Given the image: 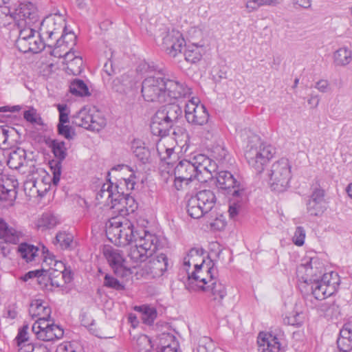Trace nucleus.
<instances>
[{"label": "nucleus", "instance_id": "nucleus-17", "mask_svg": "<svg viewBox=\"0 0 352 352\" xmlns=\"http://www.w3.org/2000/svg\"><path fill=\"white\" fill-rule=\"evenodd\" d=\"M297 274L305 283H311L324 274L323 265L318 258H311L309 262L298 267Z\"/></svg>", "mask_w": 352, "mask_h": 352}, {"label": "nucleus", "instance_id": "nucleus-18", "mask_svg": "<svg viewBox=\"0 0 352 352\" xmlns=\"http://www.w3.org/2000/svg\"><path fill=\"white\" fill-rule=\"evenodd\" d=\"M38 28L42 35H47L52 39L54 35L59 34L66 28L65 19L59 14H51L39 20Z\"/></svg>", "mask_w": 352, "mask_h": 352}, {"label": "nucleus", "instance_id": "nucleus-11", "mask_svg": "<svg viewBox=\"0 0 352 352\" xmlns=\"http://www.w3.org/2000/svg\"><path fill=\"white\" fill-rule=\"evenodd\" d=\"M17 28H38L40 16L37 8L32 3H20L11 14Z\"/></svg>", "mask_w": 352, "mask_h": 352}, {"label": "nucleus", "instance_id": "nucleus-42", "mask_svg": "<svg viewBox=\"0 0 352 352\" xmlns=\"http://www.w3.org/2000/svg\"><path fill=\"white\" fill-rule=\"evenodd\" d=\"M58 223L57 219L51 213H44L40 219H38L36 227L38 229L45 230L54 228Z\"/></svg>", "mask_w": 352, "mask_h": 352}, {"label": "nucleus", "instance_id": "nucleus-49", "mask_svg": "<svg viewBox=\"0 0 352 352\" xmlns=\"http://www.w3.org/2000/svg\"><path fill=\"white\" fill-rule=\"evenodd\" d=\"M23 118L26 121L32 124L43 125V120L41 117L33 107H31L28 110L24 111Z\"/></svg>", "mask_w": 352, "mask_h": 352}, {"label": "nucleus", "instance_id": "nucleus-41", "mask_svg": "<svg viewBox=\"0 0 352 352\" xmlns=\"http://www.w3.org/2000/svg\"><path fill=\"white\" fill-rule=\"evenodd\" d=\"M38 251V248L27 243H22L18 247V252L21 256L28 262L34 260Z\"/></svg>", "mask_w": 352, "mask_h": 352}, {"label": "nucleus", "instance_id": "nucleus-6", "mask_svg": "<svg viewBox=\"0 0 352 352\" xmlns=\"http://www.w3.org/2000/svg\"><path fill=\"white\" fill-rule=\"evenodd\" d=\"M312 293L305 298V303L312 302L314 298L316 301L322 300L333 295L340 285V278L336 272H331L322 274V277L311 283Z\"/></svg>", "mask_w": 352, "mask_h": 352}, {"label": "nucleus", "instance_id": "nucleus-31", "mask_svg": "<svg viewBox=\"0 0 352 352\" xmlns=\"http://www.w3.org/2000/svg\"><path fill=\"white\" fill-rule=\"evenodd\" d=\"M333 58L336 66H346L352 60V52L346 47H340L333 53Z\"/></svg>", "mask_w": 352, "mask_h": 352}, {"label": "nucleus", "instance_id": "nucleus-58", "mask_svg": "<svg viewBox=\"0 0 352 352\" xmlns=\"http://www.w3.org/2000/svg\"><path fill=\"white\" fill-rule=\"evenodd\" d=\"M28 325L25 324L19 329L18 335L16 338L17 344L19 346H21L23 344L26 343L29 340L28 337Z\"/></svg>", "mask_w": 352, "mask_h": 352}, {"label": "nucleus", "instance_id": "nucleus-12", "mask_svg": "<svg viewBox=\"0 0 352 352\" xmlns=\"http://www.w3.org/2000/svg\"><path fill=\"white\" fill-rule=\"evenodd\" d=\"M174 175V186L177 190H183L184 186H187L195 179L202 180V178L199 177L193 157L190 160H181L175 167Z\"/></svg>", "mask_w": 352, "mask_h": 352}, {"label": "nucleus", "instance_id": "nucleus-63", "mask_svg": "<svg viewBox=\"0 0 352 352\" xmlns=\"http://www.w3.org/2000/svg\"><path fill=\"white\" fill-rule=\"evenodd\" d=\"M144 68L147 72H155L154 76H157L158 74H163L162 69L160 68L158 66L155 65L153 63H145L144 65Z\"/></svg>", "mask_w": 352, "mask_h": 352}, {"label": "nucleus", "instance_id": "nucleus-9", "mask_svg": "<svg viewBox=\"0 0 352 352\" xmlns=\"http://www.w3.org/2000/svg\"><path fill=\"white\" fill-rule=\"evenodd\" d=\"M142 94L148 102H166V82L164 74L146 78L142 84Z\"/></svg>", "mask_w": 352, "mask_h": 352}, {"label": "nucleus", "instance_id": "nucleus-56", "mask_svg": "<svg viewBox=\"0 0 352 352\" xmlns=\"http://www.w3.org/2000/svg\"><path fill=\"white\" fill-rule=\"evenodd\" d=\"M308 201H313L314 202H318L325 204L324 201V190L320 187H316Z\"/></svg>", "mask_w": 352, "mask_h": 352}, {"label": "nucleus", "instance_id": "nucleus-59", "mask_svg": "<svg viewBox=\"0 0 352 352\" xmlns=\"http://www.w3.org/2000/svg\"><path fill=\"white\" fill-rule=\"evenodd\" d=\"M3 5H0V25L3 24L6 25V20L8 17L11 18L12 12L7 6H3Z\"/></svg>", "mask_w": 352, "mask_h": 352}, {"label": "nucleus", "instance_id": "nucleus-28", "mask_svg": "<svg viewBox=\"0 0 352 352\" xmlns=\"http://www.w3.org/2000/svg\"><path fill=\"white\" fill-rule=\"evenodd\" d=\"M43 253L44 255L43 265L49 266V269H45V271H60V272H65V271H69L64 263L55 259L54 256L51 254L47 249L45 247L43 248Z\"/></svg>", "mask_w": 352, "mask_h": 352}, {"label": "nucleus", "instance_id": "nucleus-61", "mask_svg": "<svg viewBox=\"0 0 352 352\" xmlns=\"http://www.w3.org/2000/svg\"><path fill=\"white\" fill-rule=\"evenodd\" d=\"M293 6L295 8H309L311 6V0H293Z\"/></svg>", "mask_w": 352, "mask_h": 352}, {"label": "nucleus", "instance_id": "nucleus-33", "mask_svg": "<svg viewBox=\"0 0 352 352\" xmlns=\"http://www.w3.org/2000/svg\"><path fill=\"white\" fill-rule=\"evenodd\" d=\"M309 307L318 309L323 312L326 316L333 317L339 312V307L333 300H328L318 303L309 302Z\"/></svg>", "mask_w": 352, "mask_h": 352}, {"label": "nucleus", "instance_id": "nucleus-36", "mask_svg": "<svg viewBox=\"0 0 352 352\" xmlns=\"http://www.w3.org/2000/svg\"><path fill=\"white\" fill-rule=\"evenodd\" d=\"M247 197L245 192H244V197L241 198L239 197H235L231 195L230 198V205H229V216L230 218L235 219L238 216L239 212L242 210L243 205L244 202L246 201Z\"/></svg>", "mask_w": 352, "mask_h": 352}, {"label": "nucleus", "instance_id": "nucleus-46", "mask_svg": "<svg viewBox=\"0 0 352 352\" xmlns=\"http://www.w3.org/2000/svg\"><path fill=\"white\" fill-rule=\"evenodd\" d=\"M133 150L135 156L143 164L148 162L150 157V152L148 148L144 146L138 145V142H134L133 144Z\"/></svg>", "mask_w": 352, "mask_h": 352}, {"label": "nucleus", "instance_id": "nucleus-40", "mask_svg": "<svg viewBox=\"0 0 352 352\" xmlns=\"http://www.w3.org/2000/svg\"><path fill=\"white\" fill-rule=\"evenodd\" d=\"M61 33L62 34L60 38L56 40V48L52 52V54L58 57L62 56V55L60 54L57 55V48L62 47L64 43L66 44L67 47L69 46L71 43L74 44L76 39V36L74 32H66V28L63 29L61 31Z\"/></svg>", "mask_w": 352, "mask_h": 352}, {"label": "nucleus", "instance_id": "nucleus-7", "mask_svg": "<svg viewBox=\"0 0 352 352\" xmlns=\"http://www.w3.org/2000/svg\"><path fill=\"white\" fill-rule=\"evenodd\" d=\"M216 196L210 190L199 191L192 196L187 203L188 214L194 219H199L210 212L216 203Z\"/></svg>", "mask_w": 352, "mask_h": 352}, {"label": "nucleus", "instance_id": "nucleus-35", "mask_svg": "<svg viewBox=\"0 0 352 352\" xmlns=\"http://www.w3.org/2000/svg\"><path fill=\"white\" fill-rule=\"evenodd\" d=\"M133 346L138 352H152L153 347L151 338L144 334L133 337Z\"/></svg>", "mask_w": 352, "mask_h": 352}, {"label": "nucleus", "instance_id": "nucleus-21", "mask_svg": "<svg viewBox=\"0 0 352 352\" xmlns=\"http://www.w3.org/2000/svg\"><path fill=\"white\" fill-rule=\"evenodd\" d=\"M48 146L51 148L52 151L56 158H57L59 162L56 164L54 168L53 171V184L56 185L60 178L61 174V162L64 160L67 156V148L65 146V143L63 141H60L58 140H50L48 142H47Z\"/></svg>", "mask_w": 352, "mask_h": 352}, {"label": "nucleus", "instance_id": "nucleus-4", "mask_svg": "<svg viewBox=\"0 0 352 352\" xmlns=\"http://www.w3.org/2000/svg\"><path fill=\"white\" fill-rule=\"evenodd\" d=\"M138 230L132 222L122 216L114 217L106 223V234L109 241L119 246L134 241Z\"/></svg>", "mask_w": 352, "mask_h": 352}, {"label": "nucleus", "instance_id": "nucleus-10", "mask_svg": "<svg viewBox=\"0 0 352 352\" xmlns=\"http://www.w3.org/2000/svg\"><path fill=\"white\" fill-rule=\"evenodd\" d=\"M35 27L19 28V36L16 41V45L19 50L23 52H41L45 48V43L41 38V34H36Z\"/></svg>", "mask_w": 352, "mask_h": 352}, {"label": "nucleus", "instance_id": "nucleus-14", "mask_svg": "<svg viewBox=\"0 0 352 352\" xmlns=\"http://www.w3.org/2000/svg\"><path fill=\"white\" fill-rule=\"evenodd\" d=\"M103 254L116 275L126 277L131 274V268L126 265V261L120 250L107 247L104 248Z\"/></svg>", "mask_w": 352, "mask_h": 352}, {"label": "nucleus", "instance_id": "nucleus-8", "mask_svg": "<svg viewBox=\"0 0 352 352\" xmlns=\"http://www.w3.org/2000/svg\"><path fill=\"white\" fill-rule=\"evenodd\" d=\"M291 168L290 163L286 158H281L272 165L269 176L272 190L282 192L287 190L292 178Z\"/></svg>", "mask_w": 352, "mask_h": 352}, {"label": "nucleus", "instance_id": "nucleus-27", "mask_svg": "<svg viewBox=\"0 0 352 352\" xmlns=\"http://www.w3.org/2000/svg\"><path fill=\"white\" fill-rule=\"evenodd\" d=\"M148 267L150 272L156 275L162 274L167 270L168 266V257L164 254H160L155 257H150Z\"/></svg>", "mask_w": 352, "mask_h": 352}, {"label": "nucleus", "instance_id": "nucleus-20", "mask_svg": "<svg viewBox=\"0 0 352 352\" xmlns=\"http://www.w3.org/2000/svg\"><path fill=\"white\" fill-rule=\"evenodd\" d=\"M162 45L168 55L175 58L182 52V49L185 45V40L179 31L173 30L163 38Z\"/></svg>", "mask_w": 352, "mask_h": 352}, {"label": "nucleus", "instance_id": "nucleus-3", "mask_svg": "<svg viewBox=\"0 0 352 352\" xmlns=\"http://www.w3.org/2000/svg\"><path fill=\"white\" fill-rule=\"evenodd\" d=\"M134 239L135 245L130 247L128 256L131 260L138 264L146 261L157 251L160 241L157 235L143 228L138 230Z\"/></svg>", "mask_w": 352, "mask_h": 352}, {"label": "nucleus", "instance_id": "nucleus-53", "mask_svg": "<svg viewBox=\"0 0 352 352\" xmlns=\"http://www.w3.org/2000/svg\"><path fill=\"white\" fill-rule=\"evenodd\" d=\"M57 131L58 135L64 137L68 140H72L75 135V133L72 130V127L65 124L58 123L57 125Z\"/></svg>", "mask_w": 352, "mask_h": 352}, {"label": "nucleus", "instance_id": "nucleus-43", "mask_svg": "<svg viewBox=\"0 0 352 352\" xmlns=\"http://www.w3.org/2000/svg\"><path fill=\"white\" fill-rule=\"evenodd\" d=\"M70 92L75 96H89V89L83 80L80 79L74 80L69 86Z\"/></svg>", "mask_w": 352, "mask_h": 352}, {"label": "nucleus", "instance_id": "nucleus-16", "mask_svg": "<svg viewBox=\"0 0 352 352\" xmlns=\"http://www.w3.org/2000/svg\"><path fill=\"white\" fill-rule=\"evenodd\" d=\"M185 116L187 122L194 125H204L209 118L206 108L199 104V100L196 98H192L186 104Z\"/></svg>", "mask_w": 352, "mask_h": 352}, {"label": "nucleus", "instance_id": "nucleus-39", "mask_svg": "<svg viewBox=\"0 0 352 352\" xmlns=\"http://www.w3.org/2000/svg\"><path fill=\"white\" fill-rule=\"evenodd\" d=\"M120 199L118 201V210H122V208H125L127 211L133 212L136 208L135 200L130 195L129 192H125L124 190H120Z\"/></svg>", "mask_w": 352, "mask_h": 352}, {"label": "nucleus", "instance_id": "nucleus-62", "mask_svg": "<svg viewBox=\"0 0 352 352\" xmlns=\"http://www.w3.org/2000/svg\"><path fill=\"white\" fill-rule=\"evenodd\" d=\"M56 352H81L80 351H76L74 349L73 346L70 343H64L59 344Z\"/></svg>", "mask_w": 352, "mask_h": 352}, {"label": "nucleus", "instance_id": "nucleus-1", "mask_svg": "<svg viewBox=\"0 0 352 352\" xmlns=\"http://www.w3.org/2000/svg\"><path fill=\"white\" fill-rule=\"evenodd\" d=\"M29 314L32 318H37L32 330L38 339L48 342L60 339L63 336V329L51 319V309L47 303L41 300H33L29 308Z\"/></svg>", "mask_w": 352, "mask_h": 352}, {"label": "nucleus", "instance_id": "nucleus-34", "mask_svg": "<svg viewBox=\"0 0 352 352\" xmlns=\"http://www.w3.org/2000/svg\"><path fill=\"white\" fill-rule=\"evenodd\" d=\"M161 107L173 126H175L178 120L182 117V109L179 105L175 103H168Z\"/></svg>", "mask_w": 352, "mask_h": 352}, {"label": "nucleus", "instance_id": "nucleus-44", "mask_svg": "<svg viewBox=\"0 0 352 352\" xmlns=\"http://www.w3.org/2000/svg\"><path fill=\"white\" fill-rule=\"evenodd\" d=\"M18 186L17 181H13L11 188H8L5 186H0V200L12 201L16 198Z\"/></svg>", "mask_w": 352, "mask_h": 352}, {"label": "nucleus", "instance_id": "nucleus-13", "mask_svg": "<svg viewBox=\"0 0 352 352\" xmlns=\"http://www.w3.org/2000/svg\"><path fill=\"white\" fill-rule=\"evenodd\" d=\"M216 179L218 188L226 190L228 194L244 197L245 188L239 180V176L235 177L229 171L222 170L217 174Z\"/></svg>", "mask_w": 352, "mask_h": 352}, {"label": "nucleus", "instance_id": "nucleus-24", "mask_svg": "<svg viewBox=\"0 0 352 352\" xmlns=\"http://www.w3.org/2000/svg\"><path fill=\"white\" fill-rule=\"evenodd\" d=\"M259 352H283L278 339L272 334L261 332L257 338Z\"/></svg>", "mask_w": 352, "mask_h": 352}, {"label": "nucleus", "instance_id": "nucleus-51", "mask_svg": "<svg viewBox=\"0 0 352 352\" xmlns=\"http://www.w3.org/2000/svg\"><path fill=\"white\" fill-rule=\"evenodd\" d=\"M103 285L106 287L114 289L118 291L124 289V286L119 280L108 274H106L104 276Z\"/></svg>", "mask_w": 352, "mask_h": 352}, {"label": "nucleus", "instance_id": "nucleus-45", "mask_svg": "<svg viewBox=\"0 0 352 352\" xmlns=\"http://www.w3.org/2000/svg\"><path fill=\"white\" fill-rule=\"evenodd\" d=\"M56 242L62 249H71L73 243V236L65 232H59L55 237Z\"/></svg>", "mask_w": 352, "mask_h": 352}, {"label": "nucleus", "instance_id": "nucleus-48", "mask_svg": "<svg viewBox=\"0 0 352 352\" xmlns=\"http://www.w3.org/2000/svg\"><path fill=\"white\" fill-rule=\"evenodd\" d=\"M307 212L315 217L321 216L326 210V204L308 201L307 204Z\"/></svg>", "mask_w": 352, "mask_h": 352}, {"label": "nucleus", "instance_id": "nucleus-64", "mask_svg": "<svg viewBox=\"0 0 352 352\" xmlns=\"http://www.w3.org/2000/svg\"><path fill=\"white\" fill-rule=\"evenodd\" d=\"M245 6L248 9V11L250 12L256 10L258 8L261 7V5L259 0H248Z\"/></svg>", "mask_w": 352, "mask_h": 352}, {"label": "nucleus", "instance_id": "nucleus-54", "mask_svg": "<svg viewBox=\"0 0 352 352\" xmlns=\"http://www.w3.org/2000/svg\"><path fill=\"white\" fill-rule=\"evenodd\" d=\"M135 179V176L134 173H132L128 178L120 179L117 184L120 185L122 189L124 187H126L127 191L132 190L134 189L135 185L136 184Z\"/></svg>", "mask_w": 352, "mask_h": 352}, {"label": "nucleus", "instance_id": "nucleus-57", "mask_svg": "<svg viewBox=\"0 0 352 352\" xmlns=\"http://www.w3.org/2000/svg\"><path fill=\"white\" fill-rule=\"evenodd\" d=\"M305 238V230L301 227L296 228L294 235L293 236V242L295 245L300 246L304 244Z\"/></svg>", "mask_w": 352, "mask_h": 352}, {"label": "nucleus", "instance_id": "nucleus-37", "mask_svg": "<svg viewBox=\"0 0 352 352\" xmlns=\"http://www.w3.org/2000/svg\"><path fill=\"white\" fill-rule=\"evenodd\" d=\"M92 119L91 113H88L86 109H81L74 116L72 122L78 126L90 130V124Z\"/></svg>", "mask_w": 352, "mask_h": 352}, {"label": "nucleus", "instance_id": "nucleus-30", "mask_svg": "<svg viewBox=\"0 0 352 352\" xmlns=\"http://www.w3.org/2000/svg\"><path fill=\"white\" fill-rule=\"evenodd\" d=\"M161 349L157 352H180L175 337L170 333H163L160 338Z\"/></svg>", "mask_w": 352, "mask_h": 352}, {"label": "nucleus", "instance_id": "nucleus-60", "mask_svg": "<svg viewBox=\"0 0 352 352\" xmlns=\"http://www.w3.org/2000/svg\"><path fill=\"white\" fill-rule=\"evenodd\" d=\"M214 153V157L219 160L221 161L224 160L227 155V151L222 146H217L213 151Z\"/></svg>", "mask_w": 352, "mask_h": 352}, {"label": "nucleus", "instance_id": "nucleus-26", "mask_svg": "<svg viewBox=\"0 0 352 352\" xmlns=\"http://www.w3.org/2000/svg\"><path fill=\"white\" fill-rule=\"evenodd\" d=\"M212 298V300L217 305H221L223 299L227 295V289L225 285L219 280L216 276L214 280L203 287L202 290Z\"/></svg>", "mask_w": 352, "mask_h": 352}, {"label": "nucleus", "instance_id": "nucleus-38", "mask_svg": "<svg viewBox=\"0 0 352 352\" xmlns=\"http://www.w3.org/2000/svg\"><path fill=\"white\" fill-rule=\"evenodd\" d=\"M202 50L201 47L196 44L188 45L184 52L185 60L190 63L199 61L202 57Z\"/></svg>", "mask_w": 352, "mask_h": 352}, {"label": "nucleus", "instance_id": "nucleus-50", "mask_svg": "<svg viewBox=\"0 0 352 352\" xmlns=\"http://www.w3.org/2000/svg\"><path fill=\"white\" fill-rule=\"evenodd\" d=\"M340 334L341 338H338L337 340L338 346L340 351H342L343 352H347L349 351L350 347L349 346L344 347V344L346 340L349 341L351 334V331L348 330V325L344 326V327L340 330Z\"/></svg>", "mask_w": 352, "mask_h": 352}, {"label": "nucleus", "instance_id": "nucleus-55", "mask_svg": "<svg viewBox=\"0 0 352 352\" xmlns=\"http://www.w3.org/2000/svg\"><path fill=\"white\" fill-rule=\"evenodd\" d=\"M59 112L58 123L66 124L69 122V113L68 107L65 104H58L56 105Z\"/></svg>", "mask_w": 352, "mask_h": 352}, {"label": "nucleus", "instance_id": "nucleus-2", "mask_svg": "<svg viewBox=\"0 0 352 352\" xmlns=\"http://www.w3.org/2000/svg\"><path fill=\"white\" fill-rule=\"evenodd\" d=\"M204 251L202 248H193L190 250L186 257L184 259V265L190 267L194 265V270L188 273L189 285L196 283V286L202 290L203 287L214 280L217 274V270L214 268V263L210 266L212 261L208 264L205 263L204 258L201 257ZM186 271L188 270L186 269Z\"/></svg>", "mask_w": 352, "mask_h": 352}, {"label": "nucleus", "instance_id": "nucleus-47", "mask_svg": "<svg viewBox=\"0 0 352 352\" xmlns=\"http://www.w3.org/2000/svg\"><path fill=\"white\" fill-rule=\"evenodd\" d=\"M45 269H44L43 266L41 270L30 271L28 273H26L23 277V280L25 281H27L30 278H36L37 282L39 285L45 287H47V283L45 282Z\"/></svg>", "mask_w": 352, "mask_h": 352}, {"label": "nucleus", "instance_id": "nucleus-25", "mask_svg": "<svg viewBox=\"0 0 352 352\" xmlns=\"http://www.w3.org/2000/svg\"><path fill=\"white\" fill-rule=\"evenodd\" d=\"M73 279L71 271H45V282L47 283V287H63L67 283Z\"/></svg>", "mask_w": 352, "mask_h": 352}, {"label": "nucleus", "instance_id": "nucleus-52", "mask_svg": "<svg viewBox=\"0 0 352 352\" xmlns=\"http://www.w3.org/2000/svg\"><path fill=\"white\" fill-rule=\"evenodd\" d=\"M93 118L90 124V130L94 131H99L106 125V120L101 117L98 113L91 114Z\"/></svg>", "mask_w": 352, "mask_h": 352}, {"label": "nucleus", "instance_id": "nucleus-5", "mask_svg": "<svg viewBox=\"0 0 352 352\" xmlns=\"http://www.w3.org/2000/svg\"><path fill=\"white\" fill-rule=\"evenodd\" d=\"M273 156V148L261 142L255 137L254 140L249 142L245 157L249 164L257 173L264 170L265 166Z\"/></svg>", "mask_w": 352, "mask_h": 352}, {"label": "nucleus", "instance_id": "nucleus-29", "mask_svg": "<svg viewBox=\"0 0 352 352\" xmlns=\"http://www.w3.org/2000/svg\"><path fill=\"white\" fill-rule=\"evenodd\" d=\"M26 162V152L23 148H17L10 152L7 161L8 166L12 169H19Z\"/></svg>", "mask_w": 352, "mask_h": 352}, {"label": "nucleus", "instance_id": "nucleus-15", "mask_svg": "<svg viewBox=\"0 0 352 352\" xmlns=\"http://www.w3.org/2000/svg\"><path fill=\"white\" fill-rule=\"evenodd\" d=\"M122 188L117 183H113L110 179L104 184L97 192L96 199L99 204H103L115 208L118 206V201L120 199V190Z\"/></svg>", "mask_w": 352, "mask_h": 352}, {"label": "nucleus", "instance_id": "nucleus-22", "mask_svg": "<svg viewBox=\"0 0 352 352\" xmlns=\"http://www.w3.org/2000/svg\"><path fill=\"white\" fill-rule=\"evenodd\" d=\"M195 166L197 167L199 177L206 180L212 177V173L215 172L217 166L214 161L204 154H198L193 157Z\"/></svg>", "mask_w": 352, "mask_h": 352}, {"label": "nucleus", "instance_id": "nucleus-19", "mask_svg": "<svg viewBox=\"0 0 352 352\" xmlns=\"http://www.w3.org/2000/svg\"><path fill=\"white\" fill-rule=\"evenodd\" d=\"M150 126L152 134L161 138L168 136L174 127L162 107L153 116Z\"/></svg>", "mask_w": 352, "mask_h": 352}, {"label": "nucleus", "instance_id": "nucleus-32", "mask_svg": "<svg viewBox=\"0 0 352 352\" xmlns=\"http://www.w3.org/2000/svg\"><path fill=\"white\" fill-rule=\"evenodd\" d=\"M135 310L141 314L143 323L149 326L153 324L157 316L156 309L146 305L135 307Z\"/></svg>", "mask_w": 352, "mask_h": 352}, {"label": "nucleus", "instance_id": "nucleus-23", "mask_svg": "<svg viewBox=\"0 0 352 352\" xmlns=\"http://www.w3.org/2000/svg\"><path fill=\"white\" fill-rule=\"evenodd\" d=\"M166 102L168 98L178 99L184 98L191 94V89L185 82L177 80H165Z\"/></svg>", "mask_w": 352, "mask_h": 352}]
</instances>
